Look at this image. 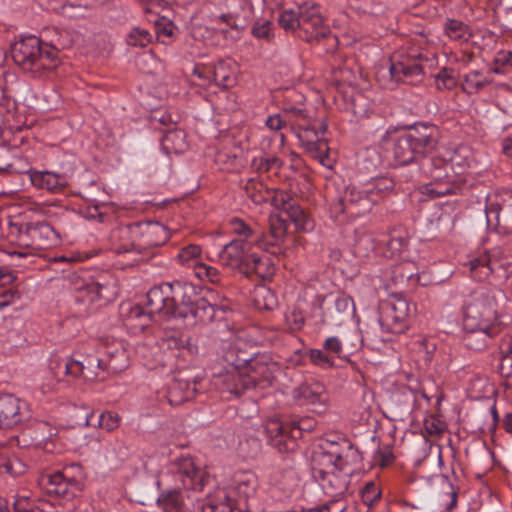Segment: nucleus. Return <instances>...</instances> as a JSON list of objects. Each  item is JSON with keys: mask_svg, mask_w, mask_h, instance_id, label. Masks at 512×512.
Masks as SVG:
<instances>
[{"mask_svg": "<svg viewBox=\"0 0 512 512\" xmlns=\"http://www.w3.org/2000/svg\"><path fill=\"white\" fill-rule=\"evenodd\" d=\"M500 330L478 327H464L462 341L464 346L472 351L481 352L488 348L492 340L500 334Z\"/></svg>", "mask_w": 512, "mask_h": 512, "instance_id": "obj_28", "label": "nucleus"}, {"mask_svg": "<svg viewBox=\"0 0 512 512\" xmlns=\"http://www.w3.org/2000/svg\"><path fill=\"white\" fill-rule=\"evenodd\" d=\"M280 368L279 362L270 354L257 353L244 371L246 383H248L250 389L270 386Z\"/></svg>", "mask_w": 512, "mask_h": 512, "instance_id": "obj_13", "label": "nucleus"}, {"mask_svg": "<svg viewBox=\"0 0 512 512\" xmlns=\"http://www.w3.org/2000/svg\"><path fill=\"white\" fill-rule=\"evenodd\" d=\"M422 172L431 179V181H440L448 179L451 176V165L441 157L425 158L421 163Z\"/></svg>", "mask_w": 512, "mask_h": 512, "instance_id": "obj_35", "label": "nucleus"}, {"mask_svg": "<svg viewBox=\"0 0 512 512\" xmlns=\"http://www.w3.org/2000/svg\"><path fill=\"white\" fill-rule=\"evenodd\" d=\"M282 112L286 119H288V126H290L291 128L296 125L299 128H303L305 130L311 129L316 131V127L311 126L305 109L286 104L283 107ZM315 134H317V132H315Z\"/></svg>", "mask_w": 512, "mask_h": 512, "instance_id": "obj_44", "label": "nucleus"}, {"mask_svg": "<svg viewBox=\"0 0 512 512\" xmlns=\"http://www.w3.org/2000/svg\"><path fill=\"white\" fill-rule=\"evenodd\" d=\"M283 162L278 157H257L252 161V166L259 172L278 171L281 169Z\"/></svg>", "mask_w": 512, "mask_h": 512, "instance_id": "obj_59", "label": "nucleus"}, {"mask_svg": "<svg viewBox=\"0 0 512 512\" xmlns=\"http://www.w3.org/2000/svg\"><path fill=\"white\" fill-rule=\"evenodd\" d=\"M425 188L429 195L442 197L457 194L461 186L455 182V176H451L445 180L430 181Z\"/></svg>", "mask_w": 512, "mask_h": 512, "instance_id": "obj_47", "label": "nucleus"}, {"mask_svg": "<svg viewBox=\"0 0 512 512\" xmlns=\"http://www.w3.org/2000/svg\"><path fill=\"white\" fill-rule=\"evenodd\" d=\"M200 296L201 290L190 282H166L149 290V305L152 312H162L165 318L180 319Z\"/></svg>", "mask_w": 512, "mask_h": 512, "instance_id": "obj_2", "label": "nucleus"}, {"mask_svg": "<svg viewBox=\"0 0 512 512\" xmlns=\"http://www.w3.org/2000/svg\"><path fill=\"white\" fill-rule=\"evenodd\" d=\"M180 485L166 487L160 490L156 506L162 512H186V500L189 498Z\"/></svg>", "mask_w": 512, "mask_h": 512, "instance_id": "obj_25", "label": "nucleus"}, {"mask_svg": "<svg viewBox=\"0 0 512 512\" xmlns=\"http://www.w3.org/2000/svg\"><path fill=\"white\" fill-rule=\"evenodd\" d=\"M308 356L310 361L319 367L322 368H332L335 365V362L331 359V357L326 353L325 349H310L308 352Z\"/></svg>", "mask_w": 512, "mask_h": 512, "instance_id": "obj_62", "label": "nucleus"}, {"mask_svg": "<svg viewBox=\"0 0 512 512\" xmlns=\"http://www.w3.org/2000/svg\"><path fill=\"white\" fill-rule=\"evenodd\" d=\"M146 304L145 307H142L141 305H133L130 306L126 317L127 320L132 322V324L136 327H139L141 329L147 327L150 322L153 320L154 317L165 318L164 314L162 312H152L149 305V291L146 295Z\"/></svg>", "mask_w": 512, "mask_h": 512, "instance_id": "obj_38", "label": "nucleus"}, {"mask_svg": "<svg viewBox=\"0 0 512 512\" xmlns=\"http://www.w3.org/2000/svg\"><path fill=\"white\" fill-rule=\"evenodd\" d=\"M195 275L201 280H207L211 283H219L221 274L216 267L200 263L194 271Z\"/></svg>", "mask_w": 512, "mask_h": 512, "instance_id": "obj_61", "label": "nucleus"}, {"mask_svg": "<svg viewBox=\"0 0 512 512\" xmlns=\"http://www.w3.org/2000/svg\"><path fill=\"white\" fill-rule=\"evenodd\" d=\"M271 204L277 209L286 213L295 203L296 200L291 193L285 190H271Z\"/></svg>", "mask_w": 512, "mask_h": 512, "instance_id": "obj_54", "label": "nucleus"}, {"mask_svg": "<svg viewBox=\"0 0 512 512\" xmlns=\"http://www.w3.org/2000/svg\"><path fill=\"white\" fill-rule=\"evenodd\" d=\"M109 247L114 253L140 255L138 251L135 223L119 225L113 228L109 234Z\"/></svg>", "mask_w": 512, "mask_h": 512, "instance_id": "obj_20", "label": "nucleus"}, {"mask_svg": "<svg viewBox=\"0 0 512 512\" xmlns=\"http://www.w3.org/2000/svg\"><path fill=\"white\" fill-rule=\"evenodd\" d=\"M231 233L237 238L234 240H242L248 244V247H257V238L259 227L256 224H250L239 217H233L228 222Z\"/></svg>", "mask_w": 512, "mask_h": 512, "instance_id": "obj_33", "label": "nucleus"}, {"mask_svg": "<svg viewBox=\"0 0 512 512\" xmlns=\"http://www.w3.org/2000/svg\"><path fill=\"white\" fill-rule=\"evenodd\" d=\"M247 197L256 205L269 201L271 190L260 180L251 178L245 184Z\"/></svg>", "mask_w": 512, "mask_h": 512, "instance_id": "obj_48", "label": "nucleus"}, {"mask_svg": "<svg viewBox=\"0 0 512 512\" xmlns=\"http://www.w3.org/2000/svg\"><path fill=\"white\" fill-rule=\"evenodd\" d=\"M213 384L221 393H228L235 397H239L250 389L248 383H246L244 372L233 368L216 375Z\"/></svg>", "mask_w": 512, "mask_h": 512, "instance_id": "obj_24", "label": "nucleus"}, {"mask_svg": "<svg viewBox=\"0 0 512 512\" xmlns=\"http://www.w3.org/2000/svg\"><path fill=\"white\" fill-rule=\"evenodd\" d=\"M135 233L140 255L147 249L164 245L170 238L167 227L159 222H136Z\"/></svg>", "mask_w": 512, "mask_h": 512, "instance_id": "obj_17", "label": "nucleus"}, {"mask_svg": "<svg viewBox=\"0 0 512 512\" xmlns=\"http://www.w3.org/2000/svg\"><path fill=\"white\" fill-rule=\"evenodd\" d=\"M415 306L402 296H393L381 301L378 309V322L389 333L400 334L408 328V319Z\"/></svg>", "mask_w": 512, "mask_h": 512, "instance_id": "obj_10", "label": "nucleus"}, {"mask_svg": "<svg viewBox=\"0 0 512 512\" xmlns=\"http://www.w3.org/2000/svg\"><path fill=\"white\" fill-rule=\"evenodd\" d=\"M169 473L174 484L184 490L202 491L209 480L208 474L190 456L175 459Z\"/></svg>", "mask_w": 512, "mask_h": 512, "instance_id": "obj_12", "label": "nucleus"}, {"mask_svg": "<svg viewBox=\"0 0 512 512\" xmlns=\"http://www.w3.org/2000/svg\"><path fill=\"white\" fill-rule=\"evenodd\" d=\"M287 223L280 215L271 214L267 231L259 229L257 247L272 254L280 255L286 248Z\"/></svg>", "mask_w": 512, "mask_h": 512, "instance_id": "obj_15", "label": "nucleus"}, {"mask_svg": "<svg viewBox=\"0 0 512 512\" xmlns=\"http://www.w3.org/2000/svg\"><path fill=\"white\" fill-rule=\"evenodd\" d=\"M59 243V234L49 223L33 219L27 249L32 251L46 250L57 246Z\"/></svg>", "mask_w": 512, "mask_h": 512, "instance_id": "obj_21", "label": "nucleus"}, {"mask_svg": "<svg viewBox=\"0 0 512 512\" xmlns=\"http://www.w3.org/2000/svg\"><path fill=\"white\" fill-rule=\"evenodd\" d=\"M278 23L286 32H294L296 30L300 32L302 24V5L298 7V10L285 9L280 12Z\"/></svg>", "mask_w": 512, "mask_h": 512, "instance_id": "obj_50", "label": "nucleus"}, {"mask_svg": "<svg viewBox=\"0 0 512 512\" xmlns=\"http://www.w3.org/2000/svg\"><path fill=\"white\" fill-rule=\"evenodd\" d=\"M269 444L279 453L293 454L298 448L299 432L293 430L289 421L269 420L265 426Z\"/></svg>", "mask_w": 512, "mask_h": 512, "instance_id": "obj_14", "label": "nucleus"}, {"mask_svg": "<svg viewBox=\"0 0 512 512\" xmlns=\"http://www.w3.org/2000/svg\"><path fill=\"white\" fill-rule=\"evenodd\" d=\"M448 163L451 165V171H454V175L462 174L466 169H472L471 162L468 161L466 155H462L461 150L455 151Z\"/></svg>", "mask_w": 512, "mask_h": 512, "instance_id": "obj_63", "label": "nucleus"}, {"mask_svg": "<svg viewBox=\"0 0 512 512\" xmlns=\"http://www.w3.org/2000/svg\"><path fill=\"white\" fill-rule=\"evenodd\" d=\"M293 398L300 405H324L327 401L325 386L318 382H305L293 390Z\"/></svg>", "mask_w": 512, "mask_h": 512, "instance_id": "obj_29", "label": "nucleus"}, {"mask_svg": "<svg viewBox=\"0 0 512 512\" xmlns=\"http://www.w3.org/2000/svg\"><path fill=\"white\" fill-rule=\"evenodd\" d=\"M201 252L202 250L199 245L189 244L179 250L176 258L182 265L192 267L195 270L201 263Z\"/></svg>", "mask_w": 512, "mask_h": 512, "instance_id": "obj_52", "label": "nucleus"}, {"mask_svg": "<svg viewBox=\"0 0 512 512\" xmlns=\"http://www.w3.org/2000/svg\"><path fill=\"white\" fill-rule=\"evenodd\" d=\"M26 465L16 456H10L6 447L0 448V474H7L12 477L24 474Z\"/></svg>", "mask_w": 512, "mask_h": 512, "instance_id": "obj_42", "label": "nucleus"}, {"mask_svg": "<svg viewBox=\"0 0 512 512\" xmlns=\"http://www.w3.org/2000/svg\"><path fill=\"white\" fill-rule=\"evenodd\" d=\"M257 487V476L251 471H242L234 475L232 485L226 492L237 500H244L247 505L248 499L255 494Z\"/></svg>", "mask_w": 512, "mask_h": 512, "instance_id": "obj_30", "label": "nucleus"}, {"mask_svg": "<svg viewBox=\"0 0 512 512\" xmlns=\"http://www.w3.org/2000/svg\"><path fill=\"white\" fill-rule=\"evenodd\" d=\"M195 386L186 380L175 379L168 387L167 399L172 406H178L192 399Z\"/></svg>", "mask_w": 512, "mask_h": 512, "instance_id": "obj_40", "label": "nucleus"}, {"mask_svg": "<svg viewBox=\"0 0 512 512\" xmlns=\"http://www.w3.org/2000/svg\"><path fill=\"white\" fill-rule=\"evenodd\" d=\"M248 505L244 500H237L226 491H223L215 499L209 501L204 507L203 512H247Z\"/></svg>", "mask_w": 512, "mask_h": 512, "instance_id": "obj_31", "label": "nucleus"}, {"mask_svg": "<svg viewBox=\"0 0 512 512\" xmlns=\"http://www.w3.org/2000/svg\"><path fill=\"white\" fill-rule=\"evenodd\" d=\"M434 85L439 91L453 90L457 86L453 70L446 67L442 68L436 75H434Z\"/></svg>", "mask_w": 512, "mask_h": 512, "instance_id": "obj_55", "label": "nucleus"}, {"mask_svg": "<svg viewBox=\"0 0 512 512\" xmlns=\"http://www.w3.org/2000/svg\"><path fill=\"white\" fill-rule=\"evenodd\" d=\"M207 72L212 75L213 83L222 89L232 88L237 83L235 71L230 61L220 60Z\"/></svg>", "mask_w": 512, "mask_h": 512, "instance_id": "obj_34", "label": "nucleus"}, {"mask_svg": "<svg viewBox=\"0 0 512 512\" xmlns=\"http://www.w3.org/2000/svg\"><path fill=\"white\" fill-rule=\"evenodd\" d=\"M389 73L391 79L397 83L416 84L422 81L424 68L415 57H393Z\"/></svg>", "mask_w": 512, "mask_h": 512, "instance_id": "obj_19", "label": "nucleus"}, {"mask_svg": "<svg viewBox=\"0 0 512 512\" xmlns=\"http://www.w3.org/2000/svg\"><path fill=\"white\" fill-rule=\"evenodd\" d=\"M161 146L167 154L184 152L188 147L185 131L178 128L168 129L161 139Z\"/></svg>", "mask_w": 512, "mask_h": 512, "instance_id": "obj_41", "label": "nucleus"}, {"mask_svg": "<svg viewBox=\"0 0 512 512\" xmlns=\"http://www.w3.org/2000/svg\"><path fill=\"white\" fill-rule=\"evenodd\" d=\"M361 458L358 449L349 445L345 452L329 455L330 470L314 468V478L319 482L323 492L331 497V502L337 504L348 490L347 475L340 469L350 463H359Z\"/></svg>", "mask_w": 512, "mask_h": 512, "instance_id": "obj_5", "label": "nucleus"}, {"mask_svg": "<svg viewBox=\"0 0 512 512\" xmlns=\"http://www.w3.org/2000/svg\"><path fill=\"white\" fill-rule=\"evenodd\" d=\"M152 40L150 32L141 27H134L126 36V43L131 47H146Z\"/></svg>", "mask_w": 512, "mask_h": 512, "instance_id": "obj_56", "label": "nucleus"}, {"mask_svg": "<svg viewBox=\"0 0 512 512\" xmlns=\"http://www.w3.org/2000/svg\"><path fill=\"white\" fill-rule=\"evenodd\" d=\"M104 361L99 358L88 357L85 361L69 359L61 361L59 359H51L49 363V378L47 383L41 385L42 392L48 393L56 388L61 381V375L72 378H83L85 381L104 380V376L100 377L96 372V367H102Z\"/></svg>", "mask_w": 512, "mask_h": 512, "instance_id": "obj_8", "label": "nucleus"}, {"mask_svg": "<svg viewBox=\"0 0 512 512\" xmlns=\"http://www.w3.org/2000/svg\"><path fill=\"white\" fill-rule=\"evenodd\" d=\"M254 355L242 350L238 345H233L225 353V360L233 369L244 372Z\"/></svg>", "mask_w": 512, "mask_h": 512, "instance_id": "obj_45", "label": "nucleus"}, {"mask_svg": "<svg viewBox=\"0 0 512 512\" xmlns=\"http://www.w3.org/2000/svg\"><path fill=\"white\" fill-rule=\"evenodd\" d=\"M252 35L266 42H270L274 38L272 23L268 20L256 21L251 29Z\"/></svg>", "mask_w": 512, "mask_h": 512, "instance_id": "obj_60", "label": "nucleus"}, {"mask_svg": "<svg viewBox=\"0 0 512 512\" xmlns=\"http://www.w3.org/2000/svg\"><path fill=\"white\" fill-rule=\"evenodd\" d=\"M286 215L295 225L296 230L308 231L312 228L311 219L297 202L286 212Z\"/></svg>", "mask_w": 512, "mask_h": 512, "instance_id": "obj_53", "label": "nucleus"}, {"mask_svg": "<svg viewBox=\"0 0 512 512\" xmlns=\"http://www.w3.org/2000/svg\"><path fill=\"white\" fill-rule=\"evenodd\" d=\"M33 218L30 213H21L8 219L6 237L8 241L22 248L28 247Z\"/></svg>", "mask_w": 512, "mask_h": 512, "instance_id": "obj_23", "label": "nucleus"}, {"mask_svg": "<svg viewBox=\"0 0 512 512\" xmlns=\"http://www.w3.org/2000/svg\"><path fill=\"white\" fill-rule=\"evenodd\" d=\"M374 204L370 195L366 193V186L361 189L348 186L339 200L333 204L336 213H349L355 216L365 215L370 212Z\"/></svg>", "mask_w": 512, "mask_h": 512, "instance_id": "obj_16", "label": "nucleus"}, {"mask_svg": "<svg viewBox=\"0 0 512 512\" xmlns=\"http://www.w3.org/2000/svg\"><path fill=\"white\" fill-rule=\"evenodd\" d=\"M444 32L449 39L460 43L468 42L472 37L470 27L464 22L456 19H448L445 22Z\"/></svg>", "mask_w": 512, "mask_h": 512, "instance_id": "obj_46", "label": "nucleus"}, {"mask_svg": "<svg viewBox=\"0 0 512 512\" xmlns=\"http://www.w3.org/2000/svg\"><path fill=\"white\" fill-rule=\"evenodd\" d=\"M440 131L434 124L419 122L393 142V155L399 165H409L432 153L439 142Z\"/></svg>", "mask_w": 512, "mask_h": 512, "instance_id": "obj_3", "label": "nucleus"}, {"mask_svg": "<svg viewBox=\"0 0 512 512\" xmlns=\"http://www.w3.org/2000/svg\"><path fill=\"white\" fill-rule=\"evenodd\" d=\"M218 307L211 304L205 297L200 298L182 315L186 326L205 325L211 323L218 311Z\"/></svg>", "mask_w": 512, "mask_h": 512, "instance_id": "obj_26", "label": "nucleus"}, {"mask_svg": "<svg viewBox=\"0 0 512 512\" xmlns=\"http://www.w3.org/2000/svg\"><path fill=\"white\" fill-rule=\"evenodd\" d=\"M24 403L12 394L0 395V428H12L24 419Z\"/></svg>", "mask_w": 512, "mask_h": 512, "instance_id": "obj_27", "label": "nucleus"}, {"mask_svg": "<svg viewBox=\"0 0 512 512\" xmlns=\"http://www.w3.org/2000/svg\"><path fill=\"white\" fill-rule=\"evenodd\" d=\"M102 360L104 361L102 367L96 368L112 374L120 373L129 366L128 354L121 346L111 347L107 351V359Z\"/></svg>", "mask_w": 512, "mask_h": 512, "instance_id": "obj_39", "label": "nucleus"}, {"mask_svg": "<svg viewBox=\"0 0 512 512\" xmlns=\"http://www.w3.org/2000/svg\"><path fill=\"white\" fill-rule=\"evenodd\" d=\"M164 341L169 349L186 348L192 354L197 352V346L191 343L189 338H183L178 332L167 334Z\"/></svg>", "mask_w": 512, "mask_h": 512, "instance_id": "obj_57", "label": "nucleus"}, {"mask_svg": "<svg viewBox=\"0 0 512 512\" xmlns=\"http://www.w3.org/2000/svg\"><path fill=\"white\" fill-rule=\"evenodd\" d=\"M14 512H55L53 505L42 499L17 497L13 503Z\"/></svg>", "mask_w": 512, "mask_h": 512, "instance_id": "obj_43", "label": "nucleus"}, {"mask_svg": "<svg viewBox=\"0 0 512 512\" xmlns=\"http://www.w3.org/2000/svg\"><path fill=\"white\" fill-rule=\"evenodd\" d=\"M322 347L334 362L335 359H342L347 355L345 353L342 341L337 336H330L326 338Z\"/></svg>", "mask_w": 512, "mask_h": 512, "instance_id": "obj_58", "label": "nucleus"}, {"mask_svg": "<svg viewBox=\"0 0 512 512\" xmlns=\"http://www.w3.org/2000/svg\"><path fill=\"white\" fill-rule=\"evenodd\" d=\"M490 83L487 76L479 70H472L464 75L462 90L471 95L483 90Z\"/></svg>", "mask_w": 512, "mask_h": 512, "instance_id": "obj_49", "label": "nucleus"}, {"mask_svg": "<svg viewBox=\"0 0 512 512\" xmlns=\"http://www.w3.org/2000/svg\"><path fill=\"white\" fill-rule=\"evenodd\" d=\"M506 301L505 292L498 288H481L474 291L464 306V327L480 325L501 331V318Z\"/></svg>", "mask_w": 512, "mask_h": 512, "instance_id": "obj_1", "label": "nucleus"}, {"mask_svg": "<svg viewBox=\"0 0 512 512\" xmlns=\"http://www.w3.org/2000/svg\"><path fill=\"white\" fill-rule=\"evenodd\" d=\"M500 251L495 249L490 252L485 251L479 256L469 261L471 276L477 281H485L498 269L503 268V263L499 258Z\"/></svg>", "mask_w": 512, "mask_h": 512, "instance_id": "obj_22", "label": "nucleus"}, {"mask_svg": "<svg viewBox=\"0 0 512 512\" xmlns=\"http://www.w3.org/2000/svg\"><path fill=\"white\" fill-rule=\"evenodd\" d=\"M58 53L57 48L42 43L34 35L22 37L11 46L15 64L33 77H41L45 72L55 69L59 63Z\"/></svg>", "mask_w": 512, "mask_h": 512, "instance_id": "obj_4", "label": "nucleus"}, {"mask_svg": "<svg viewBox=\"0 0 512 512\" xmlns=\"http://www.w3.org/2000/svg\"><path fill=\"white\" fill-rule=\"evenodd\" d=\"M275 273V266L268 256H260L252 253L249 256L244 275H256L261 279H268Z\"/></svg>", "mask_w": 512, "mask_h": 512, "instance_id": "obj_36", "label": "nucleus"}, {"mask_svg": "<svg viewBox=\"0 0 512 512\" xmlns=\"http://www.w3.org/2000/svg\"><path fill=\"white\" fill-rule=\"evenodd\" d=\"M30 179L35 187L51 192H59L67 185L65 177L49 171H34Z\"/></svg>", "mask_w": 512, "mask_h": 512, "instance_id": "obj_37", "label": "nucleus"}, {"mask_svg": "<svg viewBox=\"0 0 512 512\" xmlns=\"http://www.w3.org/2000/svg\"><path fill=\"white\" fill-rule=\"evenodd\" d=\"M306 152L315 160L325 167H331L328 157L329 147L325 140L316 139L315 141H307L304 144Z\"/></svg>", "mask_w": 512, "mask_h": 512, "instance_id": "obj_51", "label": "nucleus"}, {"mask_svg": "<svg viewBox=\"0 0 512 512\" xmlns=\"http://www.w3.org/2000/svg\"><path fill=\"white\" fill-rule=\"evenodd\" d=\"M299 36L307 42L320 44L324 42V51L333 53L338 47V39L325 24L318 4H302V24Z\"/></svg>", "mask_w": 512, "mask_h": 512, "instance_id": "obj_9", "label": "nucleus"}, {"mask_svg": "<svg viewBox=\"0 0 512 512\" xmlns=\"http://www.w3.org/2000/svg\"><path fill=\"white\" fill-rule=\"evenodd\" d=\"M487 224L500 233L512 234V190L500 189L487 196Z\"/></svg>", "mask_w": 512, "mask_h": 512, "instance_id": "obj_11", "label": "nucleus"}, {"mask_svg": "<svg viewBox=\"0 0 512 512\" xmlns=\"http://www.w3.org/2000/svg\"><path fill=\"white\" fill-rule=\"evenodd\" d=\"M380 497L381 491L375 483L369 482L364 486L361 498L366 506H372Z\"/></svg>", "mask_w": 512, "mask_h": 512, "instance_id": "obj_64", "label": "nucleus"}, {"mask_svg": "<svg viewBox=\"0 0 512 512\" xmlns=\"http://www.w3.org/2000/svg\"><path fill=\"white\" fill-rule=\"evenodd\" d=\"M42 490L62 502H71L83 489V468L75 463L50 474L39 481Z\"/></svg>", "mask_w": 512, "mask_h": 512, "instance_id": "obj_7", "label": "nucleus"}, {"mask_svg": "<svg viewBox=\"0 0 512 512\" xmlns=\"http://www.w3.org/2000/svg\"><path fill=\"white\" fill-rule=\"evenodd\" d=\"M251 248L242 240H231L218 253V261L224 268L244 274Z\"/></svg>", "mask_w": 512, "mask_h": 512, "instance_id": "obj_18", "label": "nucleus"}, {"mask_svg": "<svg viewBox=\"0 0 512 512\" xmlns=\"http://www.w3.org/2000/svg\"><path fill=\"white\" fill-rule=\"evenodd\" d=\"M65 281L67 287L74 292L75 301L81 304L108 301L112 296L108 277L104 273L79 269L70 272Z\"/></svg>", "mask_w": 512, "mask_h": 512, "instance_id": "obj_6", "label": "nucleus"}, {"mask_svg": "<svg viewBox=\"0 0 512 512\" xmlns=\"http://www.w3.org/2000/svg\"><path fill=\"white\" fill-rule=\"evenodd\" d=\"M365 186L366 193L370 195L374 205L379 204L395 191L394 180L387 176L372 178Z\"/></svg>", "mask_w": 512, "mask_h": 512, "instance_id": "obj_32", "label": "nucleus"}]
</instances>
